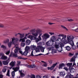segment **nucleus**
<instances>
[{"label": "nucleus", "mask_w": 78, "mask_h": 78, "mask_svg": "<svg viewBox=\"0 0 78 78\" xmlns=\"http://www.w3.org/2000/svg\"><path fill=\"white\" fill-rule=\"evenodd\" d=\"M42 30L40 29H37L35 30L34 33H33V32L32 33V35L34 37V40L37 43L42 40L41 36L42 35Z\"/></svg>", "instance_id": "1"}, {"label": "nucleus", "mask_w": 78, "mask_h": 78, "mask_svg": "<svg viewBox=\"0 0 78 78\" xmlns=\"http://www.w3.org/2000/svg\"><path fill=\"white\" fill-rule=\"evenodd\" d=\"M64 46V44L62 43H61L60 45L57 44H55V48L57 49V50L59 52H61L62 51V47Z\"/></svg>", "instance_id": "2"}, {"label": "nucleus", "mask_w": 78, "mask_h": 78, "mask_svg": "<svg viewBox=\"0 0 78 78\" xmlns=\"http://www.w3.org/2000/svg\"><path fill=\"white\" fill-rule=\"evenodd\" d=\"M61 42H62L61 44H67V42H66V40H65V43H64L62 41V39H61V38H58V39L56 40L55 41V45H60L61 44Z\"/></svg>", "instance_id": "3"}, {"label": "nucleus", "mask_w": 78, "mask_h": 78, "mask_svg": "<svg viewBox=\"0 0 78 78\" xmlns=\"http://www.w3.org/2000/svg\"><path fill=\"white\" fill-rule=\"evenodd\" d=\"M74 37L72 35L68 36H67V41L68 43L70 44L73 42Z\"/></svg>", "instance_id": "4"}, {"label": "nucleus", "mask_w": 78, "mask_h": 78, "mask_svg": "<svg viewBox=\"0 0 78 78\" xmlns=\"http://www.w3.org/2000/svg\"><path fill=\"white\" fill-rule=\"evenodd\" d=\"M19 69H20V67L19 66L18 67H16L15 68L14 67L12 68L14 71L12 72V78H14V76H15V72H17V71H18L19 70Z\"/></svg>", "instance_id": "5"}, {"label": "nucleus", "mask_w": 78, "mask_h": 78, "mask_svg": "<svg viewBox=\"0 0 78 78\" xmlns=\"http://www.w3.org/2000/svg\"><path fill=\"white\" fill-rule=\"evenodd\" d=\"M27 39V37H25L23 38H20L19 40V41L20 42H21V45L22 47H25V39Z\"/></svg>", "instance_id": "6"}, {"label": "nucleus", "mask_w": 78, "mask_h": 78, "mask_svg": "<svg viewBox=\"0 0 78 78\" xmlns=\"http://www.w3.org/2000/svg\"><path fill=\"white\" fill-rule=\"evenodd\" d=\"M37 45V48L39 49H40L41 52H44V50L45 48V47H42V46L41 45V42L38 43Z\"/></svg>", "instance_id": "7"}, {"label": "nucleus", "mask_w": 78, "mask_h": 78, "mask_svg": "<svg viewBox=\"0 0 78 78\" xmlns=\"http://www.w3.org/2000/svg\"><path fill=\"white\" fill-rule=\"evenodd\" d=\"M12 43L13 45H16V44L17 43V41H19V38H15L13 37L11 38Z\"/></svg>", "instance_id": "8"}, {"label": "nucleus", "mask_w": 78, "mask_h": 78, "mask_svg": "<svg viewBox=\"0 0 78 78\" xmlns=\"http://www.w3.org/2000/svg\"><path fill=\"white\" fill-rule=\"evenodd\" d=\"M15 48H16L14 50L15 53L13 54V56H14V57H17V55L16 53H18L19 50V51L20 50V48L18 46L15 47Z\"/></svg>", "instance_id": "9"}, {"label": "nucleus", "mask_w": 78, "mask_h": 78, "mask_svg": "<svg viewBox=\"0 0 78 78\" xmlns=\"http://www.w3.org/2000/svg\"><path fill=\"white\" fill-rule=\"evenodd\" d=\"M54 47L51 46V47L47 48V50H52V53H56V50L54 49Z\"/></svg>", "instance_id": "10"}, {"label": "nucleus", "mask_w": 78, "mask_h": 78, "mask_svg": "<svg viewBox=\"0 0 78 78\" xmlns=\"http://www.w3.org/2000/svg\"><path fill=\"white\" fill-rule=\"evenodd\" d=\"M43 39H47L50 38V35L48 34H45L44 35L41 36Z\"/></svg>", "instance_id": "11"}, {"label": "nucleus", "mask_w": 78, "mask_h": 78, "mask_svg": "<svg viewBox=\"0 0 78 78\" xmlns=\"http://www.w3.org/2000/svg\"><path fill=\"white\" fill-rule=\"evenodd\" d=\"M58 37H62V41L64 43H65L66 42V36L63 35L62 34H59L58 35Z\"/></svg>", "instance_id": "12"}, {"label": "nucleus", "mask_w": 78, "mask_h": 78, "mask_svg": "<svg viewBox=\"0 0 78 78\" xmlns=\"http://www.w3.org/2000/svg\"><path fill=\"white\" fill-rule=\"evenodd\" d=\"M1 56V59H4V60H6L8 58V57L5 56V55L3 53H0V57Z\"/></svg>", "instance_id": "13"}, {"label": "nucleus", "mask_w": 78, "mask_h": 78, "mask_svg": "<svg viewBox=\"0 0 78 78\" xmlns=\"http://www.w3.org/2000/svg\"><path fill=\"white\" fill-rule=\"evenodd\" d=\"M19 72L20 73L21 77H23V76H25V72H24V71L23 70H19Z\"/></svg>", "instance_id": "14"}, {"label": "nucleus", "mask_w": 78, "mask_h": 78, "mask_svg": "<svg viewBox=\"0 0 78 78\" xmlns=\"http://www.w3.org/2000/svg\"><path fill=\"white\" fill-rule=\"evenodd\" d=\"M53 44V42L51 41V40H49L46 43V44L48 46H52Z\"/></svg>", "instance_id": "15"}, {"label": "nucleus", "mask_w": 78, "mask_h": 78, "mask_svg": "<svg viewBox=\"0 0 78 78\" xmlns=\"http://www.w3.org/2000/svg\"><path fill=\"white\" fill-rule=\"evenodd\" d=\"M19 53L22 54V56H23V55H24L25 56H27L28 52H27V51H25L24 52H23L22 51L20 50Z\"/></svg>", "instance_id": "16"}, {"label": "nucleus", "mask_w": 78, "mask_h": 78, "mask_svg": "<svg viewBox=\"0 0 78 78\" xmlns=\"http://www.w3.org/2000/svg\"><path fill=\"white\" fill-rule=\"evenodd\" d=\"M10 61V59H9L7 61H4L2 62V63L4 65H7V64H8V63Z\"/></svg>", "instance_id": "17"}, {"label": "nucleus", "mask_w": 78, "mask_h": 78, "mask_svg": "<svg viewBox=\"0 0 78 78\" xmlns=\"http://www.w3.org/2000/svg\"><path fill=\"white\" fill-rule=\"evenodd\" d=\"M26 67L30 69H32L33 68H34V67H36V65H26Z\"/></svg>", "instance_id": "18"}, {"label": "nucleus", "mask_w": 78, "mask_h": 78, "mask_svg": "<svg viewBox=\"0 0 78 78\" xmlns=\"http://www.w3.org/2000/svg\"><path fill=\"white\" fill-rule=\"evenodd\" d=\"M71 62H74L73 63V66H76V63H75V57H73L71 59Z\"/></svg>", "instance_id": "19"}, {"label": "nucleus", "mask_w": 78, "mask_h": 78, "mask_svg": "<svg viewBox=\"0 0 78 78\" xmlns=\"http://www.w3.org/2000/svg\"><path fill=\"white\" fill-rule=\"evenodd\" d=\"M56 37L55 36H52L51 38H50V40L52 41V42H53V43L54 42H55V40H56Z\"/></svg>", "instance_id": "20"}, {"label": "nucleus", "mask_w": 78, "mask_h": 78, "mask_svg": "<svg viewBox=\"0 0 78 78\" xmlns=\"http://www.w3.org/2000/svg\"><path fill=\"white\" fill-rule=\"evenodd\" d=\"M27 38H28V39H30L31 41H32V40H34V36H33L32 35H30L27 37Z\"/></svg>", "instance_id": "21"}, {"label": "nucleus", "mask_w": 78, "mask_h": 78, "mask_svg": "<svg viewBox=\"0 0 78 78\" xmlns=\"http://www.w3.org/2000/svg\"><path fill=\"white\" fill-rule=\"evenodd\" d=\"M60 75L61 76H64L66 75V73L64 71H62L60 72Z\"/></svg>", "instance_id": "22"}, {"label": "nucleus", "mask_w": 78, "mask_h": 78, "mask_svg": "<svg viewBox=\"0 0 78 78\" xmlns=\"http://www.w3.org/2000/svg\"><path fill=\"white\" fill-rule=\"evenodd\" d=\"M72 47V48L73 50H75L76 49V46L74 45V43H72L70 44Z\"/></svg>", "instance_id": "23"}, {"label": "nucleus", "mask_w": 78, "mask_h": 78, "mask_svg": "<svg viewBox=\"0 0 78 78\" xmlns=\"http://www.w3.org/2000/svg\"><path fill=\"white\" fill-rule=\"evenodd\" d=\"M73 76L71 74H67L65 77V78H73Z\"/></svg>", "instance_id": "24"}, {"label": "nucleus", "mask_w": 78, "mask_h": 78, "mask_svg": "<svg viewBox=\"0 0 78 78\" xmlns=\"http://www.w3.org/2000/svg\"><path fill=\"white\" fill-rule=\"evenodd\" d=\"M31 50H35L36 48V46L35 45H31L30 47Z\"/></svg>", "instance_id": "25"}, {"label": "nucleus", "mask_w": 78, "mask_h": 78, "mask_svg": "<svg viewBox=\"0 0 78 78\" xmlns=\"http://www.w3.org/2000/svg\"><path fill=\"white\" fill-rule=\"evenodd\" d=\"M30 49V47L28 46H27L25 48V51L26 52H29V51Z\"/></svg>", "instance_id": "26"}, {"label": "nucleus", "mask_w": 78, "mask_h": 78, "mask_svg": "<svg viewBox=\"0 0 78 78\" xmlns=\"http://www.w3.org/2000/svg\"><path fill=\"white\" fill-rule=\"evenodd\" d=\"M31 43V41L29 40H27L26 41V44L27 45H29Z\"/></svg>", "instance_id": "27"}, {"label": "nucleus", "mask_w": 78, "mask_h": 78, "mask_svg": "<svg viewBox=\"0 0 78 78\" xmlns=\"http://www.w3.org/2000/svg\"><path fill=\"white\" fill-rule=\"evenodd\" d=\"M65 65L64 63H62L61 64H60L59 65L58 69H62V66H64Z\"/></svg>", "instance_id": "28"}, {"label": "nucleus", "mask_w": 78, "mask_h": 78, "mask_svg": "<svg viewBox=\"0 0 78 78\" xmlns=\"http://www.w3.org/2000/svg\"><path fill=\"white\" fill-rule=\"evenodd\" d=\"M65 49L66 50H67V51H70L71 48L70 47H69V46H67L66 47H64Z\"/></svg>", "instance_id": "29"}, {"label": "nucleus", "mask_w": 78, "mask_h": 78, "mask_svg": "<svg viewBox=\"0 0 78 78\" xmlns=\"http://www.w3.org/2000/svg\"><path fill=\"white\" fill-rule=\"evenodd\" d=\"M57 65V63H56L54 64L52 66H51V67H50V70H53V69H54V67H55V66Z\"/></svg>", "instance_id": "30"}, {"label": "nucleus", "mask_w": 78, "mask_h": 78, "mask_svg": "<svg viewBox=\"0 0 78 78\" xmlns=\"http://www.w3.org/2000/svg\"><path fill=\"white\" fill-rule=\"evenodd\" d=\"M69 70H70V72L71 73H73V72H74L75 71V69L73 68H70Z\"/></svg>", "instance_id": "31"}, {"label": "nucleus", "mask_w": 78, "mask_h": 78, "mask_svg": "<svg viewBox=\"0 0 78 78\" xmlns=\"http://www.w3.org/2000/svg\"><path fill=\"white\" fill-rule=\"evenodd\" d=\"M9 65L11 66V67H14V65H15V62H13V61H12L10 63Z\"/></svg>", "instance_id": "32"}, {"label": "nucleus", "mask_w": 78, "mask_h": 78, "mask_svg": "<svg viewBox=\"0 0 78 78\" xmlns=\"http://www.w3.org/2000/svg\"><path fill=\"white\" fill-rule=\"evenodd\" d=\"M7 69V66H4L3 67V69H2L3 72H4V73H5V72H6Z\"/></svg>", "instance_id": "33"}, {"label": "nucleus", "mask_w": 78, "mask_h": 78, "mask_svg": "<svg viewBox=\"0 0 78 78\" xmlns=\"http://www.w3.org/2000/svg\"><path fill=\"white\" fill-rule=\"evenodd\" d=\"M20 36V38H23L25 36V34H22L20 33H18Z\"/></svg>", "instance_id": "34"}, {"label": "nucleus", "mask_w": 78, "mask_h": 78, "mask_svg": "<svg viewBox=\"0 0 78 78\" xmlns=\"http://www.w3.org/2000/svg\"><path fill=\"white\" fill-rule=\"evenodd\" d=\"M67 18H63L61 20V21L62 22H67Z\"/></svg>", "instance_id": "35"}, {"label": "nucleus", "mask_w": 78, "mask_h": 78, "mask_svg": "<svg viewBox=\"0 0 78 78\" xmlns=\"http://www.w3.org/2000/svg\"><path fill=\"white\" fill-rule=\"evenodd\" d=\"M18 59H23V60H25V59H27V58H23L22 57L19 56L18 57Z\"/></svg>", "instance_id": "36"}, {"label": "nucleus", "mask_w": 78, "mask_h": 78, "mask_svg": "<svg viewBox=\"0 0 78 78\" xmlns=\"http://www.w3.org/2000/svg\"><path fill=\"white\" fill-rule=\"evenodd\" d=\"M9 42V39H7L6 40L4 41V44H7V43Z\"/></svg>", "instance_id": "37"}, {"label": "nucleus", "mask_w": 78, "mask_h": 78, "mask_svg": "<svg viewBox=\"0 0 78 78\" xmlns=\"http://www.w3.org/2000/svg\"><path fill=\"white\" fill-rule=\"evenodd\" d=\"M8 45L9 47H11V45H12V42L11 41H10L8 43Z\"/></svg>", "instance_id": "38"}, {"label": "nucleus", "mask_w": 78, "mask_h": 78, "mask_svg": "<svg viewBox=\"0 0 78 78\" xmlns=\"http://www.w3.org/2000/svg\"><path fill=\"white\" fill-rule=\"evenodd\" d=\"M61 27L62 28H64V29H65V30H66V31H68V29H67V28H66V27L63 25H61Z\"/></svg>", "instance_id": "39"}, {"label": "nucleus", "mask_w": 78, "mask_h": 78, "mask_svg": "<svg viewBox=\"0 0 78 78\" xmlns=\"http://www.w3.org/2000/svg\"><path fill=\"white\" fill-rule=\"evenodd\" d=\"M1 48H3L4 49H6V46L3 45H2L1 46Z\"/></svg>", "instance_id": "40"}, {"label": "nucleus", "mask_w": 78, "mask_h": 78, "mask_svg": "<svg viewBox=\"0 0 78 78\" xmlns=\"http://www.w3.org/2000/svg\"><path fill=\"white\" fill-rule=\"evenodd\" d=\"M72 63H68L67 64V66H69V67H70V66H72Z\"/></svg>", "instance_id": "41"}, {"label": "nucleus", "mask_w": 78, "mask_h": 78, "mask_svg": "<svg viewBox=\"0 0 78 78\" xmlns=\"http://www.w3.org/2000/svg\"><path fill=\"white\" fill-rule=\"evenodd\" d=\"M17 67H19V66H20V63L21 62L20 61H17Z\"/></svg>", "instance_id": "42"}, {"label": "nucleus", "mask_w": 78, "mask_h": 78, "mask_svg": "<svg viewBox=\"0 0 78 78\" xmlns=\"http://www.w3.org/2000/svg\"><path fill=\"white\" fill-rule=\"evenodd\" d=\"M7 55H9L10 53V50H9L6 52V53H5Z\"/></svg>", "instance_id": "43"}, {"label": "nucleus", "mask_w": 78, "mask_h": 78, "mask_svg": "<svg viewBox=\"0 0 78 78\" xmlns=\"http://www.w3.org/2000/svg\"><path fill=\"white\" fill-rule=\"evenodd\" d=\"M9 72L10 71L9 70H8L7 71V73L6 75V76H10L9 75Z\"/></svg>", "instance_id": "44"}, {"label": "nucleus", "mask_w": 78, "mask_h": 78, "mask_svg": "<svg viewBox=\"0 0 78 78\" xmlns=\"http://www.w3.org/2000/svg\"><path fill=\"white\" fill-rule=\"evenodd\" d=\"M30 77L31 78H36V76L34 75H32L30 76Z\"/></svg>", "instance_id": "45"}, {"label": "nucleus", "mask_w": 78, "mask_h": 78, "mask_svg": "<svg viewBox=\"0 0 78 78\" xmlns=\"http://www.w3.org/2000/svg\"><path fill=\"white\" fill-rule=\"evenodd\" d=\"M73 55V54H72L71 53H69V56H72Z\"/></svg>", "instance_id": "46"}, {"label": "nucleus", "mask_w": 78, "mask_h": 78, "mask_svg": "<svg viewBox=\"0 0 78 78\" xmlns=\"http://www.w3.org/2000/svg\"><path fill=\"white\" fill-rule=\"evenodd\" d=\"M34 50H35L36 52H39V49L36 48L35 49H34Z\"/></svg>", "instance_id": "47"}, {"label": "nucleus", "mask_w": 78, "mask_h": 78, "mask_svg": "<svg viewBox=\"0 0 78 78\" xmlns=\"http://www.w3.org/2000/svg\"><path fill=\"white\" fill-rule=\"evenodd\" d=\"M73 20H73L67 19V21H69V22H73Z\"/></svg>", "instance_id": "48"}, {"label": "nucleus", "mask_w": 78, "mask_h": 78, "mask_svg": "<svg viewBox=\"0 0 78 78\" xmlns=\"http://www.w3.org/2000/svg\"><path fill=\"white\" fill-rule=\"evenodd\" d=\"M48 24L49 25H53V24H55V23H50V22H49L48 23Z\"/></svg>", "instance_id": "49"}, {"label": "nucleus", "mask_w": 78, "mask_h": 78, "mask_svg": "<svg viewBox=\"0 0 78 78\" xmlns=\"http://www.w3.org/2000/svg\"><path fill=\"white\" fill-rule=\"evenodd\" d=\"M47 63L46 62H45L43 65V66H44V67H47Z\"/></svg>", "instance_id": "50"}, {"label": "nucleus", "mask_w": 78, "mask_h": 78, "mask_svg": "<svg viewBox=\"0 0 78 78\" xmlns=\"http://www.w3.org/2000/svg\"><path fill=\"white\" fill-rule=\"evenodd\" d=\"M63 69H65V70H66V71H68V70H69V69H68L67 67H65Z\"/></svg>", "instance_id": "51"}, {"label": "nucleus", "mask_w": 78, "mask_h": 78, "mask_svg": "<svg viewBox=\"0 0 78 78\" xmlns=\"http://www.w3.org/2000/svg\"><path fill=\"white\" fill-rule=\"evenodd\" d=\"M49 34H51V35H53L55 34L54 33L49 32Z\"/></svg>", "instance_id": "52"}, {"label": "nucleus", "mask_w": 78, "mask_h": 78, "mask_svg": "<svg viewBox=\"0 0 78 78\" xmlns=\"http://www.w3.org/2000/svg\"><path fill=\"white\" fill-rule=\"evenodd\" d=\"M4 27V26L3 25V24H2V23H0V27Z\"/></svg>", "instance_id": "53"}, {"label": "nucleus", "mask_w": 78, "mask_h": 78, "mask_svg": "<svg viewBox=\"0 0 78 78\" xmlns=\"http://www.w3.org/2000/svg\"><path fill=\"white\" fill-rule=\"evenodd\" d=\"M3 75L0 74V78H3Z\"/></svg>", "instance_id": "54"}, {"label": "nucleus", "mask_w": 78, "mask_h": 78, "mask_svg": "<svg viewBox=\"0 0 78 78\" xmlns=\"http://www.w3.org/2000/svg\"><path fill=\"white\" fill-rule=\"evenodd\" d=\"M1 66H2V61H0V67H1Z\"/></svg>", "instance_id": "55"}, {"label": "nucleus", "mask_w": 78, "mask_h": 78, "mask_svg": "<svg viewBox=\"0 0 78 78\" xmlns=\"http://www.w3.org/2000/svg\"><path fill=\"white\" fill-rule=\"evenodd\" d=\"M33 51H32V52H31V56H33Z\"/></svg>", "instance_id": "56"}, {"label": "nucleus", "mask_w": 78, "mask_h": 78, "mask_svg": "<svg viewBox=\"0 0 78 78\" xmlns=\"http://www.w3.org/2000/svg\"><path fill=\"white\" fill-rule=\"evenodd\" d=\"M12 52H11L10 55H9V57H12Z\"/></svg>", "instance_id": "57"}, {"label": "nucleus", "mask_w": 78, "mask_h": 78, "mask_svg": "<svg viewBox=\"0 0 78 78\" xmlns=\"http://www.w3.org/2000/svg\"><path fill=\"white\" fill-rule=\"evenodd\" d=\"M49 62L50 64H52V60H49Z\"/></svg>", "instance_id": "58"}, {"label": "nucleus", "mask_w": 78, "mask_h": 78, "mask_svg": "<svg viewBox=\"0 0 78 78\" xmlns=\"http://www.w3.org/2000/svg\"><path fill=\"white\" fill-rule=\"evenodd\" d=\"M36 78H41V76H40L39 75H37V76Z\"/></svg>", "instance_id": "59"}, {"label": "nucleus", "mask_w": 78, "mask_h": 78, "mask_svg": "<svg viewBox=\"0 0 78 78\" xmlns=\"http://www.w3.org/2000/svg\"><path fill=\"white\" fill-rule=\"evenodd\" d=\"M74 30V31H75L76 32H78V29L77 28L76 29V30Z\"/></svg>", "instance_id": "60"}, {"label": "nucleus", "mask_w": 78, "mask_h": 78, "mask_svg": "<svg viewBox=\"0 0 78 78\" xmlns=\"http://www.w3.org/2000/svg\"><path fill=\"white\" fill-rule=\"evenodd\" d=\"M43 54H39L38 55H39V56H41V55H43Z\"/></svg>", "instance_id": "61"}, {"label": "nucleus", "mask_w": 78, "mask_h": 78, "mask_svg": "<svg viewBox=\"0 0 78 78\" xmlns=\"http://www.w3.org/2000/svg\"><path fill=\"white\" fill-rule=\"evenodd\" d=\"M18 34H19V33L16 34H15V36H17V35H18Z\"/></svg>", "instance_id": "62"}, {"label": "nucleus", "mask_w": 78, "mask_h": 78, "mask_svg": "<svg viewBox=\"0 0 78 78\" xmlns=\"http://www.w3.org/2000/svg\"><path fill=\"white\" fill-rule=\"evenodd\" d=\"M43 78H47V77L46 76H44Z\"/></svg>", "instance_id": "63"}, {"label": "nucleus", "mask_w": 78, "mask_h": 78, "mask_svg": "<svg viewBox=\"0 0 78 78\" xmlns=\"http://www.w3.org/2000/svg\"><path fill=\"white\" fill-rule=\"evenodd\" d=\"M28 35V34H26V36H27Z\"/></svg>", "instance_id": "64"}]
</instances>
